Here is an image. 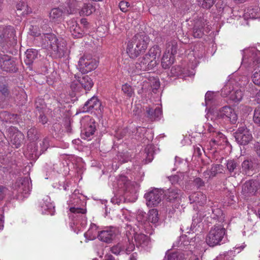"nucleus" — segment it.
I'll use <instances>...</instances> for the list:
<instances>
[{"instance_id": "obj_50", "label": "nucleus", "mask_w": 260, "mask_h": 260, "mask_svg": "<svg viewBox=\"0 0 260 260\" xmlns=\"http://www.w3.org/2000/svg\"><path fill=\"white\" fill-rule=\"evenodd\" d=\"M75 80H74L71 84V88L75 91H78L81 86L80 84V77L77 75H75Z\"/></svg>"}, {"instance_id": "obj_53", "label": "nucleus", "mask_w": 260, "mask_h": 260, "mask_svg": "<svg viewBox=\"0 0 260 260\" xmlns=\"http://www.w3.org/2000/svg\"><path fill=\"white\" fill-rule=\"evenodd\" d=\"M27 8L26 4L23 2H19L16 5L17 11H23L22 14L24 15L28 13V11H25V9Z\"/></svg>"}, {"instance_id": "obj_54", "label": "nucleus", "mask_w": 260, "mask_h": 260, "mask_svg": "<svg viewBox=\"0 0 260 260\" xmlns=\"http://www.w3.org/2000/svg\"><path fill=\"white\" fill-rule=\"evenodd\" d=\"M251 79L254 84L260 85V70L253 73L251 76Z\"/></svg>"}, {"instance_id": "obj_47", "label": "nucleus", "mask_w": 260, "mask_h": 260, "mask_svg": "<svg viewBox=\"0 0 260 260\" xmlns=\"http://www.w3.org/2000/svg\"><path fill=\"white\" fill-rule=\"evenodd\" d=\"M16 116L13 114H11L7 111H3L0 113V118L2 121H5L7 123L12 122L11 119Z\"/></svg>"}, {"instance_id": "obj_64", "label": "nucleus", "mask_w": 260, "mask_h": 260, "mask_svg": "<svg viewBox=\"0 0 260 260\" xmlns=\"http://www.w3.org/2000/svg\"><path fill=\"white\" fill-rule=\"evenodd\" d=\"M246 246V245L244 243H242L241 245H237L235 247V252L239 253L243 250Z\"/></svg>"}, {"instance_id": "obj_23", "label": "nucleus", "mask_w": 260, "mask_h": 260, "mask_svg": "<svg viewBox=\"0 0 260 260\" xmlns=\"http://www.w3.org/2000/svg\"><path fill=\"white\" fill-rule=\"evenodd\" d=\"M243 18L245 20L260 18V8L258 6L248 8L244 11Z\"/></svg>"}, {"instance_id": "obj_34", "label": "nucleus", "mask_w": 260, "mask_h": 260, "mask_svg": "<svg viewBox=\"0 0 260 260\" xmlns=\"http://www.w3.org/2000/svg\"><path fill=\"white\" fill-rule=\"evenodd\" d=\"M203 26H202V27ZM210 31V28L209 25H207L205 28V25L204 26V30H202V28L199 27L198 23H197L193 28V36L194 38H201L205 33L207 34H209Z\"/></svg>"}, {"instance_id": "obj_40", "label": "nucleus", "mask_w": 260, "mask_h": 260, "mask_svg": "<svg viewBox=\"0 0 260 260\" xmlns=\"http://www.w3.org/2000/svg\"><path fill=\"white\" fill-rule=\"evenodd\" d=\"M161 54V49L160 48L157 46H154L152 47L149 50L148 53H147L148 56L151 57L152 60L154 61H157L158 62V59L156 58H158L160 56Z\"/></svg>"}, {"instance_id": "obj_42", "label": "nucleus", "mask_w": 260, "mask_h": 260, "mask_svg": "<svg viewBox=\"0 0 260 260\" xmlns=\"http://www.w3.org/2000/svg\"><path fill=\"white\" fill-rule=\"evenodd\" d=\"M148 221L153 224H156L159 220L158 211L156 209H152L148 213Z\"/></svg>"}, {"instance_id": "obj_43", "label": "nucleus", "mask_w": 260, "mask_h": 260, "mask_svg": "<svg viewBox=\"0 0 260 260\" xmlns=\"http://www.w3.org/2000/svg\"><path fill=\"white\" fill-rule=\"evenodd\" d=\"M95 11V8L91 4H84L80 11L81 15L88 16Z\"/></svg>"}, {"instance_id": "obj_33", "label": "nucleus", "mask_w": 260, "mask_h": 260, "mask_svg": "<svg viewBox=\"0 0 260 260\" xmlns=\"http://www.w3.org/2000/svg\"><path fill=\"white\" fill-rule=\"evenodd\" d=\"M203 106L206 107V115L205 117L207 119L210 117L211 112L210 111L211 109V91H208L205 96V102L202 103Z\"/></svg>"}, {"instance_id": "obj_45", "label": "nucleus", "mask_w": 260, "mask_h": 260, "mask_svg": "<svg viewBox=\"0 0 260 260\" xmlns=\"http://www.w3.org/2000/svg\"><path fill=\"white\" fill-rule=\"evenodd\" d=\"M168 260H183L184 255L180 252L175 251L169 252L166 254Z\"/></svg>"}, {"instance_id": "obj_30", "label": "nucleus", "mask_w": 260, "mask_h": 260, "mask_svg": "<svg viewBox=\"0 0 260 260\" xmlns=\"http://www.w3.org/2000/svg\"><path fill=\"white\" fill-rule=\"evenodd\" d=\"M26 58L24 60L25 63L31 65L33 62L38 57V51L34 49H27L25 52Z\"/></svg>"}, {"instance_id": "obj_22", "label": "nucleus", "mask_w": 260, "mask_h": 260, "mask_svg": "<svg viewBox=\"0 0 260 260\" xmlns=\"http://www.w3.org/2000/svg\"><path fill=\"white\" fill-rule=\"evenodd\" d=\"M0 68L7 72L16 71L15 62L6 55H4L0 58Z\"/></svg>"}, {"instance_id": "obj_2", "label": "nucleus", "mask_w": 260, "mask_h": 260, "mask_svg": "<svg viewBox=\"0 0 260 260\" xmlns=\"http://www.w3.org/2000/svg\"><path fill=\"white\" fill-rule=\"evenodd\" d=\"M149 42V37L146 35L136 34L127 42L126 53L130 58H135L145 51Z\"/></svg>"}, {"instance_id": "obj_51", "label": "nucleus", "mask_w": 260, "mask_h": 260, "mask_svg": "<svg viewBox=\"0 0 260 260\" xmlns=\"http://www.w3.org/2000/svg\"><path fill=\"white\" fill-rule=\"evenodd\" d=\"M148 80L150 82V85L153 90H156L159 87L160 82L157 78L151 77Z\"/></svg>"}, {"instance_id": "obj_61", "label": "nucleus", "mask_w": 260, "mask_h": 260, "mask_svg": "<svg viewBox=\"0 0 260 260\" xmlns=\"http://www.w3.org/2000/svg\"><path fill=\"white\" fill-rule=\"evenodd\" d=\"M8 189L4 186H0V201L2 200L4 198L8 193Z\"/></svg>"}, {"instance_id": "obj_55", "label": "nucleus", "mask_w": 260, "mask_h": 260, "mask_svg": "<svg viewBox=\"0 0 260 260\" xmlns=\"http://www.w3.org/2000/svg\"><path fill=\"white\" fill-rule=\"evenodd\" d=\"M253 121L255 123L260 125V107H258L254 110Z\"/></svg>"}, {"instance_id": "obj_59", "label": "nucleus", "mask_w": 260, "mask_h": 260, "mask_svg": "<svg viewBox=\"0 0 260 260\" xmlns=\"http://www.w3.org/2000/svg\"><path fill=\"white\" fill-rule=\"evenodd\" d=\"M0 92L5 98L8 97L9 94L7 86L6 85H0Z\"/></svg>"}, {"instance_id": "obj_32", "label": "nucleus", "mask_w": 260, "mask_h": 260, "mask_svg": "<svg viewBox=\"0 0 260 260\" xmlns=\"http://www.w3.org/2000/svg\"><path fill=\"white\" fill-rule=\"evenodd\" d=\"M190 203L197 202L199 204H203L206 201V197L201 192H194L189 196Z\"/></svg>"}, {"instance_id": "obj_3", "label": "nucleus", "mask_w": 260, "mask_h": 260, "mask_svg": "<svg viewBox=\"0 0 260 260\" xmlns=\"http://www.w3.org/2000/svg\"><path fill=\"white\" fill-rule=\"evenodd\" d=\"M42 40V43L50 49L52 55L56 57H61L66 51V43L62 39H58L52 34H39Z\"/></svg>"}, {"instance_id": "obj_31", "label": "nucleus", "mask_w": 260, "mask_h": 260, "mask_svg": "<svg viewBox=\"0 0 260 260\" xmlns=\"http://www.w3.org/2000/svg\"><path fill=\"white\" fill-rule=\"evenodd\" d=\"M23 138L24 136L23 134L18 131L14 132L10 136L11 143L16 148H18L20 146L23 142Z\"/></svg>"}, {"instance_id": "obj_41", "label": "nucleus", "mask_w": 260, "mask_h": 260, "mask_svg": "<svg viewBox=\"0 0 260 260\" xmlns=\"http://www.w3.org/2000/svg\"><path fill=\"white\" fill-rule=\"evenodd\" d=\"M149 134L151 135V131L146 129L144 127H139L137 128L136 135L139 138L143 137V139L145 138L148 140L152 139L153 138L152 136L150 137L148 136Z\"/></svg>"}, {"instance_id": "obj_49", "label": "nucleus", "mask_w": 260, "mask_h": 260, "mask_svg": "<svg viewBox=\"0 0 260 260\" xmlns=\"http://www.w3.org/2000/svg\"><path fill=\"white\" fill-rule=\"evenodd\" d=\"M253 167V162L251 160L248 159L244 160L242 164V170L246 174H247L248 171L252 170Z\"/></svg>"}, {"instance_id": "obj_11", "label": "nucleus", "mask_w": 260, "mask_h": 260, "mask_svg": "<svg viewBox=\"0 0 260 260\" xmlns=\"http://www.w3.org/2000/svg\"><path fill=\"white\" fill-rule=\"evenodd\" d=\"M79 71L82 74H86L96 68L98 62L90 55H84L78 61Z\"/></svg>"}, {"instance_id": "obj_24", "label": "nucleus", "mask_w": 260, "mask_h": 260, "mask_svg": "<svg viewBox=\"0 0 260 260\" xmlns=\"http://www.w3.org/2000/svg\"><path fill=\"white\" fill-rule=\"evenodd\" d=\"M171 72L174 76H182L184 77H191L195 74L194 71L192 67L191 70H188L184 69L182 70L180 67H173L171 69Z\"/></svg>"}, {"instance_id": "obj_44", "label": "nucleus", "mask_w": 260, "mask_h": 260, "mask_svg": "<svg viewBox=\"0 0 260 260\" xmlns=\"http://www.w3.org/2000/svg\"><path fill=\"white\" fill-rule=\"evenodd\" d=\"M212 214H214V217H212V220H217L218 223H222L224 221V216L221 209L219 208L212 209Z\"/></svg>"}, {"instance_id": "obj_5", "label": "nucleus", "mask_w": 260, "mask_h": 260, "mask_svg": "<svg viewBox=\"0 0 260 260\" xmlns=\"http://www.w3.org/2000/svg\"><path fill=\"white\" fill-rule=\"evenodd\" d=\"M30 180L27 177L18 179L12 186L13 193L17 199L27 198L31 190Z\"/></svg>"}, {"instance_id": "obj_27", "label": "nucleus", "mask_w": 260, "mask_h": 260, "mask_svg": "<svg viewBox=\"0 0 260 260\" xmlns=\"http://www.w3.org/2000/svg\"><path fill=\"white\" fill-rule=\"evenodd\" d=\"M38 147L35 142L28 144L24 151V154L29 158H34L38 157L37 153Z\"/></svg>"}, {"instance_id": "obj_57", "label": "nucleus", "mask_w": 260, "mask_h": 260, "mask_svg": "<svg viewBox=\"0 0 260 260\" xmlns=\"http://www.w3.org/2000/svg\"><path fill=\"white\" fill-rule=\"evenodd\" d=\"M203 8L210 9L211 7V0H197Z\"/></svg>"}, {"instance_id": "obj_35", "label": "nucleus", "mask_w": 260, "mask_h": 260, "mask_svg": "<svg viewBox=\"0 0 260 260\" xmlns=\"http://www.w3.org/2000/svg\"><path fill=\"white\" fill-rule=\"evenodd\" d=\"M98 227L94 223H91L88 230L84 233V237L88 240H93L98 237Z\"/></svg>"}, {"instance_id": "obj_52", "label": "nucleus", "mask_w": 260, "mask_h": 260, "mask_svg": "<svg viewBox=\"0 0 260 260\" xmlns=\"http://www.w3.org/2000/svg\"><path fill=\"white\" fill-rule=\"evenodd\" d=\"M136 219L141 224L143 225L145 224V222L147 221L145 213L142 211H139L137 214Z\"/></svg>"}, {"instance_id": "obj_12", "label": "nucleus", "mask_w": 260, "mask_h": 260, "mask_svg": "<svg viewBox=\"0 0 260 260\" xmlns=\"http://www.w3.org/2000/svg\"><path fill=\"white\" fill-rule=\"evenodd\" d=\"M226 143V139L221 133L212 131V150L215 149L214 151L215 155V153H219L221 156L220 159L223 158L221 149L224 148Z\"/></svg>"}, {"instance_id": "obj_62", "label": "nucleus", "mask_w": 260, "mask_h": 260, "mask_svg": "<svg viewBox=\"0 0 260 260\" xmlns=\"http://www.w3.org/2000/svg\"><path fill=\"white\" fill-rule=\"evenodd\" d=\"M193 184L196 186L197 188H200L203 186L204 182L201 178H197L193 180Z\"/></svg>"}, {"instance_id": "obj_28", "label": "nucleus", "mask_w": 260, "mask_h": 260, "mask_svg": "<svg viewBox=\"0 0 260 260\" xmlns=\"http://www.w3.org/2000/svg\"><path fill=\"white\" fill-rule=\"evenodd\" d=\"M158 150L156 146L153 145H148L145 149L144 155L146 158V163L150 162L153 159L154 154Z\"/></svg>"}, {"instance_id": "obj_18", "label": "nucleus", "mask_w": 260, "mask_h": 260, "mask_svg": "<svg viewBox=\"0 0 260 260\" xmlns=\"http://www.w3.org/2000/svg\"><path fill=\"white\" fill-rule=\"evenodd\" d=\"M116 234V229L111 227L100 232L98 234V238L103 242L110 243L115 238Z\"/></svg>"}, {"instance_id": "obj_60", "label": "nucleus", "mask_w": 260, "mask_h": 260, "mask_svg": "<svg viewBox=\"0 0 260 260\" xmlns=\"http://www.w3.org/2000/svg\"><path fill=\"white\" fill-rule=\"evenodd\" d=\"M129 6V3L126 1H121L119 4L120 9L123 12L127 11Z\"/></svg>"}, {"instance_id": "obj_38", "label": "nucleus", "mask_w": 260, "mask_h": 260, "mask_svg": "<svg viewBox=\"0 0 260 260\" xmlns=\"http://www.w3.org/2000/svg\"><path fill=\"white\" fill-rule=\"evenodd\" d=\"M78 7V3L76 0H67L64 5V12L68 14L74 12Z\"/></svg>"}, {"instance_id": "obj_19", "label": "nucleus", "mask_w": 260, "mask_h": 260, "mask_svg": "<svg viewBox=\"0 0 260 260\" xmlns=\"http://www.w3.org/2000/svg\"><path fill=\"white\" fill-rule=\"evenodd\" d=\"M101 103L96 97L93 96L87 101L83 107V112H92L101 111Z\"/></svg>"}, {"instance_id": "obj_46", "label": "nucleus", "mask_w": 260, "mask_h": 260, "mask_svg": "<svg viewBox=\"0 0 260 260\" xmlns=\"http://www.w3.org/2000/svg\"><path fill=\"white\" fill-rule=\"evenodd\" d=\"M181 191L177 189H172L169 192L168 199L170 201L178 200L180 196Z\"/></svg>"}, {"instance_id": "obj_21", "label": "nucleus", "mask_w": 260, "mask_h": 260, "mask_svg": "<svg viewBox=\"0 0 260 260\" xmlns=\"http://www.w3.org/2000/svg\"><path fill=\"white\" fill-rule=\"evenodd\" d=\"M68 26L74 38H80L84 34V29L79 26V24L74 19H71L68 21Z\"/></svg>"}, {"instance_id": "obj_7", "label": "nucleus", "mask_w": 260, "mask_h": 260, "mask_svg": "<svg viewBox=\"0 0 260 260\" xmlns=\"http://www.w3.org/2000/svg\"><path fill=\"white\" fill-rule=\"evenodd\" d=\"M158 63L157 61L152 60L147 54L142 57L139 58L135 64L136 70H133L131 68L128 69V73L132 75H137L138 71H148L153 69Z\"/></svg>"}, {"instance_id": "obj_58", "label": "nucleus", "mask_w": 260, "mask_h": 260, "mask_svg": "<svg viewBox=\"0 0 260 260\" xmlns=\"http://www.w3.org/2000/svg\"><path fill=\"white\" fill-rule=\"evenodd\" d=\"M37 133V129L34 127H32V128H30L28 131L27 136L29 139H30L31 140H34V139H37V138L36 136Z\"/></svg>"}, {"instance_id": "obj_29", "label": "nucleus", "mask_w": 260, "mask_h": 260, "mask_svg": "<svg viewBox=\"0 0 260 260\" xmlns=\"http://www.w3.org/2000/svg\"><path fill=\"white\" fill-rule=\"evenodd\" d=\"M146 112L148 117L151 120H157L160 119L162 114V111L159 107H156L155 109L152 108H147Z\"/></svg>"}, {"instance_id": "obj_25", "label": "nucleus", "mask_w": 260, "mask_h": 260, "mask_svg": "<svg viewBox=\"0 0 260 260\" xmlns=\"http://www.w3.org/2000/svg\"><path fill=\"white\" fill-rule=\"evenodd\" d=\"M134 237L137 247L145 248L148 246L149 240L148 236L142 233H134Z\"/></svg>"}, {"instance_id": "obj_4", "label": "nucleus", "mask_w": 260, "mask_h": 260, "mask_svg": "<svg viewBox=\"0 0 260 260\" xmlns=\"http://www.w3.org/2000/svg\"><path fill=\"white\" fill-rule=\"evenodd\" d=\"M221 95L226 97L234 103H239L243 99V91L234 80L228 81L221 89Z\"/></svg>"}, {"instance_id": "obj_17", "label": "nucleus", "mask_w": 260, "mask_h": 260, "mask_svg": "<svg viewBox=\"0 0 260 260\" xmlns=\"http://www.w3.org/2000/svg\"><path fill=\"white\" fill-rule=\"evenodd\" d=\"M40 210L43 214L53 215L55 212L54 204L51 202L50 197L45 196L39 203Z\"/></svg>"}, {"instance_id": "obj_10", "label": "nucleus", "mask_w": 260, "mask_h": 260, "mask_svg": "<svg viewBox=\"0 0 260 260\" xmlns=\"http://www.w3.org/2000/svg\"><path fill=\"white\" fill-rule=\"evenodd\" d=\"M164 191L159 188H151L144 194L146 205L149 207L158 205L163 198Z\"/></svg>"}, {"instance_id": "obj_36", "label": "nucleus", "mask_w": 260, "mask_h": 260, "mask_svg": "<svg viewBox=\"0 0 260 260\" xmlns=\"http://www.w3.org/2000/svg\"><path fill=\"white\" fill-rule=\"evenodd\" d=\"M257 183L255 181H249L246 182L243 186V191L245 193L254 194L257 190Z\"/></svg>"}, {"instance_id": "obj_20", "label": "nucleus", "mask_w": 260, "mask_h": 260, "mask_svg": "<svg viewBox=\"0 0 260 260\" xmlns=\"http://www.w3.org/2000/svg\"><path fill=\"white\" fill-rule=\"evenodd\" d=\"M15 32L13 27L11 26L0 27V46H3L9 39L14 38Z\"/></svg>"}, {"instance_id": "obj_14", "label": "nucleus", "mask_w": 260, "mask_h": 260, "mask_svg": "<svg viewBox=\"0 0 260 260\" xmlns=\"http://www.w3.org/2000/svg\"><path fill=\"white\" fill-rule=\"evenodd\" d=\"M235 138L239 144L246 145L252 140V137L249 130L245 126H242L235 132Z\"/></svg>"}, {"instance_id": "obj_39", "label": "nucleus", "mask_w": 260, "mask_h": 260, "mask_svg": "<svg viewBox=\"0 0 260 260\" xmlns=\"http://www.w3.org/2000/svg\"><path fill=\"white\" fill-rule=\"evenodd\" d=\"M80 84L85 90H89L93 86V83L89 77L84 76L80 78Z\"/></svg>"}, {"instance_id": "obj_13", "label": "nucleus", "mask_w": 260, "mask_h": 260, "mask_svg": "<svg viewBox=\"0 0 260 260\" xmlns=\"http://www.w3.org/2000/svg\"><path fill=\"white\" fill-rule=\"evenodd\" d=\"M127 236L128 238V241L125 242L118 243L110 248V251L112 253L115 255H118L123 253L128 254L134 250L135 244L133 242H130V237L127 235Z\"/></svg>"}, {"instance_id": "obj_16", "label": "nucleus", "mask_w": 260, "mask_h": 260, "mask_svg": "<svg viewBox=\"0 0 260 260\" xmlns=\"http://www.w3.org/2000/svg\"><path fill=\"white\" fill-rule=\"evenodd\" d=\"M225 233V230L222 223L214 225V230H212V247L223 243L222 240Z\"/></svg>"}, {"instance_id": "obj_15", "label": "nucleus", "mask_w": 260, "mask_h": 260, "mask_svg": "<svg viewBox=\"0 0 260 260\" xmlns=\"http://www.w3.org/2000/svg\"><path fill=\"white\" fill-rule=\"evenodd\" d=\"M212 114L218 118H226L233 124L236 122L238 118L235 111L229 106L222 107L218 112L212 111Z\"/></svg>"}, {"instance_id": "obj_63", "label": "nucleus", "mask_w": 260, "mask_h": 260, "mask_svg": "<svg viewBox=\"0 0 260 260\" xmlns=\"http://www.w3.org/2000/svg\"><path fill=\"white\" fill-rule=\"evenodd\" d=\"M169 180L172 182V183H175L178 182L181 179L179 174L175 175L169 177Z\"/></svg>"}, {"instance_id": "obj_26", "label": "nucleus", "mask_w": 260, "mask_h": 260, "mask_svg": "<svg viewBox=\"0 0 260 260\" xmlns=\"http://www.w3.org/2000/svg\"><path fill=\"white\" fill-rule=\"evenodd\" d=\"M64 10L60 8L52 9L49 13L50 21L54 23H59L62 19Z\"/></svg>"}, {"instance_id": "obj_37", "label": "nucleus", "mask_w": 260, "mask_h": 260, "mask_svg": "<svg viewBox=\"0 0 260 260\" xmlns=\"http://www.w3.org/2000/svg\"><path fill=\"white\" fill-rule=\"evenodd\" d=\"M95 131V126L93 122L90 123L88 124L82 131V135L83 138L84 139L89 140L90 136H92Z\"/></svg>"}, {"instance_id": "obj_6", "label": "nucleus", "mask_w": 260, "mask_h": 260, "mask_svg": "<svg viewBox=\"0 0 260 260\" xmlns=\"http://www.w3.org/2000/svg\"><path fill=\"white\" fill-rule=\"evenodd\" d=\"M242 64L254 70L260 68V51L255 48L244 50Z\"/></svg>"}, {"instance_id": "obj_9", "label": "nucleus", "mask_w": 260, "mask_h": 260, "mask_svg": "<svg viewBox=\"0 0 260 260\" xmlns=\"http://www.w3.org/2000/svg\"><path fill=\"white\" fill-rule=\"evenodd\" d=\"M111 181L113 182V188L118 191L119 194L124 193L126 191L133 192L134 184H132L125 176L121 175L117 178H114V180L112 178Z\"/></svg>"}, {"instance_id": "obj_8", "label": "nucleus", "mask_w": 260, "mask_h": 260, "mask_svg": "<svg viewBox=\"0 0 260 260\" xmlns=\"http://www.w3.org/2000/svg\"><path fill=\"white\" fill-rule=\"evenodd\" d=\"M177 50V43L175 41H170L167 44L166 50L161 60L162 68L168 69L174 63Z\"/></svg>"}, {"instance_id": "obj_48", "label": "nucleus", "mask_w": 260, "mask_h": 260, "mask_svg": "<svg viewBox=\"0 0 260 260\" xmlns=\"http://www.w3.org/2000/svg\"><path fill=\"white\" fill-rule=\"evenodd\" d=\"M122 90L128 97H131L134 93V90L129 84L126 83L122 86Z\"/></svg>"}, {"instance_id": "obj_56", "label": "nucleus", "mask_w": 260, "mask_h": 260, "mask_svg": "<svg viewBox=\"0 0 260 260\" xmlns=\"http://www.w3.org/2000/svg\"><path fill=\"white\" fill-rule=\"evenodd\" d=\"M226 166L230 172H234L237 167V164L234 160H229L227 161Z\"/></svg>"}, {"instance_id": "obj_1", "label": "nucleus", "mask_w": 260, "mask_h": 260, "mask_svg": "<svg viewBox=\"0 0 260 260\" xmlns=\"http://www.w3.org/2000/svg\"><path fill=\"white\" fill-rule=\"evenodd\" d=\"M85 204L84 197L79 193L78 190H75L68 201L70 210L68 214L71 220L70 226L77 234L81 231L87 224Z\"/></svg>"}]
</instances>
